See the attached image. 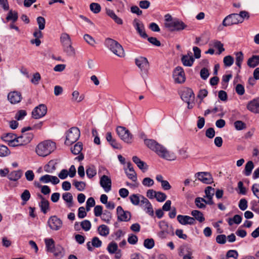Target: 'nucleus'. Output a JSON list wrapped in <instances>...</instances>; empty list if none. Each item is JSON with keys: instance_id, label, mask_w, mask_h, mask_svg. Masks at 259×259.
<instances>
[{"instance_id": "f257e3e1", "label": "nucleus", "mask_w": 259, "mask_h": 259, "mask_svg": "<svg viewBox=\"0 0 259 259\" xmlns=\"http://www.w3.org/2000/svg\"><path fill=\"white\" fill-rule=\"evenodd\" d=\"M145 144L164 159L167 160H174L176 159V156L174 153L168 151L165 147L154 140H145Z\"/></svg>"}, {"instance_id": "f03ea898", "label": "nucleus", "mask_w": 259, "mask_h": 259, "mask_svg": "<svg viewBox=\"0 0 259 259\" xmlns=\"http://www.w3.org/2000/svg\"><path fill=\"white\" fill-rule=\"evenodd\" d=\"M56 143L51 140H45L39 143L35 148V152L39 156L46 157L56 149Z\"/></svg>"}, {"instance_id": "7ed1b4c3", "label": "nucleus", "mask_w": 259, "mask_h": 259, "mask_svg": "<svg viewBox=\"0 0 259 259\" xmlns=\"http://www.w3.org/2000/svg\"><path fill=\"white\" fill-rule=\"evenodd\" d=\"M104 45L114 54L120 58L125 56V52L122 46L117 41L110 38H107L104 41Z\"/></svg>"}, {"instance_id": "20e7f679", "label": "nucleus", "mask_w": 259, "mask_h": 259, "mask_svg": "<svg viewBox=\"0 0 259 259\" xmlns=\"http://www.w3.org/2000/svg\"><path fill=\"white\" fill-rule=\"evenodd\" d=\"M187 26L182 20L174 18L170 23L167 24V28L170 31H179L187 28Z\"/></svg>"}, {"instance_id": "39448f33", "label": "nucleus", "mask_w": 259, "mask_h": 259, "mask_svg": "<svg viewBox=\"0 0 259 259\" xmlns=\"http://www.w3.org/2000/svg\"><path fill=\"white\" fill-rule=\"evenodd\" d=\"M28 131H21V134L16 139L17 145H24L29 143L32 139L33 135Z\"/></svg>"}, {"instance_id": "423d86ee", "label": "nucleus", "mask_w": 259, "mask_h": 259, "mask_svg": "<svg viewBox=\"0 0 259 259\" xmlns=\"http://www.w3.org/2000/svg\"><path fill=\"white\" fill-rule=\"evenodd\" d=\"M47 113V106L41 104L35 107L31 112L32 117L34 119H39L44 117Z\"/></svg>"}, {"instance_id": "0eeeda50", "label": "nucleus", "mask_w": 259, "mask_h": 259, "mask_svg": "<svg viewBox=\"0 0 259 259\" xmlns=\"http://www.w3.org/2000/svg\"><path fill=\"white\" fill-rule=\"evenodd\" d=\"M66 135L65 144L70 145L75 143L80 137V131H67Z\"/></svg>"}, {"instance_id": "6e6552de", "label": "nucleus", "mask_w": 259, "mask_h": 259, "mask_svg": "<svg viewBox=\"0 0 259 259\" xmlns=\"http://www.w3.org/2000/svg\"><path fill=\"white\" fill-rule=\"evenodd\" d=\"M48 224L51 229L58 231L62 228L63 223L62 220L56 215H53L49 219Z\"/></svg>"}, {"instance_id": "1a4fd4ad", "label": "nucleus", "mask_w": 259, "mask_h": 259, "mask_svg": "<svg viewBox=\"0 0 259 259\" xmlns=\"http://www.w3.org/2000/svg\"><path fill=\"white\" fill-rule=\"evenodd\" d=\"M172 76L175 81L178 83H183L186 79L184 69L181 66H178L174 69Z\"/></svg>"}, {"instance_id": "9d476101", "label": "nucleus", "mask_w": 259, "mask_h": 259, "mask_svg": "<svg viewBox=\"0 0 259 259\" xmlns=\"http://www.w3.org/2000/svg\"><path fill=\"white\" fill-rule=\"evenodd\" d=\"M181 98L186 103L193 102L194 100V94L192 89L184 88L181 91Z\"/></svg>"}, {"instance_id": "9b49d317", "label": "nucleus", "mask_w": 259, "mask_h": 259, "mask_svg": "<svg viewBox=\"0 0 259 259\" xmlns=\"http://www.w3.org/2000/svg\"><path fill=\"white\" fill-rule=\"evenodd\" d=\"M241 18L238 16V14H232L227 16L223 21V25L225 26H231L239 23Z\"/></svg>"}, {"instance_id": "f8f14e48", "label": "nucleus", "mask_w": 259, "mask_h": 259, "mask_svg": "<svg viewBox=\"0 0 259 259\" xmlns=\"http://www.w3.org/2000/svg\"><path fill=\"white\" fill-rule=\"evenodd\" d=\"M117 219L119 221L127 222L131 218V212L128 211H124L121 206H118L116 208Z\"/></svg>"}, {"instance_id": "ddd939ff", "label": "nucleus", "mask_w": 259, "mask_h": 259, "mask_svg": "<svg viewBox=\"0 0 259 259\" xmlns=\"http://www.w3.org/2000/svg\"><path fill=\"white\" fill-rule=\"evenodd\" d=\"M135 63L141 71L146 73L149 68V63L146 58L140 57L136 59Z\"/></svg>"}, {"instance_id": "4468645a", "label": "nucleus", "mask_w": 259, "mask_h": 259, "mask_svg": "<svg viewBox=\"0 0 259 259\" xmlns=\"http://www.w3.org/2000/svg\"><path fill=\"white\" fill-rule=\"evenodd\" d=\"M179 255L183 257V259H193V250L187 246H182L180 248Z\"/></svg>"}, {"instance_id": "2eb2a0df", "label": "nucleus", "mask_w": 259, "mask_h": 259, "mask_svg": "<svg viewBox=\"0 0 259 259\" xmlns=\"http://www.w3.org/2000/svg\"><path fill=\"white\" fill-rule=\"evenodd\" d=\"M133 25L142 37L144 38L148 37V35L145 31L144 24L141 21L137 19H135L133 21Z\"/></svg>"}, {"instance_id": "dca6fc26", "label": "nucleus", "mask_w": 259, "mask_h": 259, "mask_svg": "<svg viewBox=\"0 0 259 259\" xmlns=\"http://www.w3.org/2000/svg\"><path fill=\"white\" fill-rule=\"evenodd\" d=\"M120 139L127 143H131L133 139V135L130 131H116Z\"/></svg>"}, {"instance_id": "f3484780", "label": "nucleus", "mask_w": 259, "mask_h": 259, "mask_svg": "<svg viewBox=\"0 0 259 259\" xmlns=\"http://www.w3.org/2000/svg\"><path fill=\"white\" fill-rule=\"evenodd\" d=\"M177 220L180 224L183 225H192L195 223L194 218L188 215L179 214L177 216Z\"/></svg>"}, {"instance_id": "a211bd4d", "label": "nucleus", "mask_w": 259, "mask_h": 259, "mask_svg": "<svg viewBox=\"0 0 259 259\" xmlns=\"http://www.w3.org/2000/svg\"><path fill=\"white\" fill-rule=\"evenodd\" d=\"M22 98L21 94L17 91L11 92L8 95V100L13 104L19 103Z\"/></svg>"}, {"instance_id": "6ab92c4d", "label": "nucleus", "mask_w": 259, "mask_h": 259, "mask_svg": "<svg viewBox=\"0 0 259 259\" xmlns=\"http://www.w3.org/2000/svg\"><path fill=\"white\" fill-rule=\"evenodd\" d=\"M131 203L134 205L142 206L143 202L146 199L144 196L140 194H132L129 197Z\"/></svg>"}, {"instance_id": "aec40b11", "label": "nucleus", "mask_w": 259, "mask_h": 259, "mask_svg": "<svg viewBox=\"0 0 259 259\" xmlns=\"http://www.w3.org/2000/svg\"><path fill=\"white\" fill-rule=\"evenodd\" d=\"M100 183L106 192H108L111 190V181L108 176L103 175L100 179Z\"/></svg>"}, {"instance_id": "412c9836", "label": "nucleus", "mask_w": 259, "mask_h": 259, "mask_svg": "<svg viewBox=\"0 0 259 259\" xmlns=\"http://www.w3.org/2000/svg\"><path fill=\"white\" fill-rule=\"evenodd\" d=\"M198 179L205 184H209L212 182V178L211 175L206 172H199L196 174Z\"/></svg>"}, {"instance_id": "4be33fe9", "label": "nucleus", "mask_w": 259, "mask_h": 259, "mask_svg": "<svg viewBox=\"0 0 259 259\" xmlns=\"http://www.w3.org/2000/svg\"><path fill=\"white\" fill-rule=\"evenodd\" d=\"M127 168L125 169V172L127 177L133 182H136L137 179V174L130 162H127Z\"/></svg>"}, {"instance_id": "5701e85b", "label": "nucleus", "mask_w": 259, "mask_h": 259, "mask_svg": "<svg viewBox=\"0 0 259 259\" xmlns=\"http://www.w3.org/2000/svg\"><path fill=\"white\" fill-rule=\"evenodd\" d=\"M39 181L44 183L51 182L53 185H56L60 182L59 179L56 176L45 175L39 178Z\"/></svg>"}, {"instance_id": "b1692460", "label": "nucleus", "mask_w": 259, "mask_h": 259, "mask_svg": "<svg viewBox=\"0 0 259 259\" xmlns=\"http://www.w3.org/2000/svg\"><path fill=\"white\" fill-rule=\"evenodd\" d=\"M247 108L252 112L259 113V98L250 101Z\"/></svg>"}, {"instance_id": "393cba45", "label": "nucleus", "mask_w": 259, "mask_h": 259, "mask_svg": "<svg viewBox=\"0 0 259 259\" xmlns=\"http://www.w3.org/2000/svg\"><path fill=\"white\" fill-rule=\"evenodd\" d=\"M23 175V171L21 169L13 170L9 173L8 178L11 181H17Z\"/></svg>"}, {"instance_id": "a878e982", "label": "nucleus", "mask_w": 259, "mask_h": 259, "mask_svg": "<svg viewBox=\"0 0 259 259\" xmlns=\"http://www.w3.org/2000/svg\"><path fill=\"white\" fill-rule=\"evenodd\" d=\"M159 227L161 231L174 235L172 227L171 226H169L166 222L164 221H160L159 222Z\"/></svg>"}, {"instance_id": "bb28decb", "label": "nucleus", "mask_w": 259, "mask_h": 259, "mask_svg": "<svg viewBox=\"0 0 259 259\" xmlns=\"http://www.w3.org/2000/svg\"><path fill=\"white\" fill-rule=\"evenodd\" d=\"M142 206L144 207V210L151 217L154 216V211L152 205L148 199L146 198L145 201L143 202Z\"/></svg>"}, {"instance_id": "cd10ccee", "label": "nucleus", "mask_w": 259, "mask_h": 259, "mask_svg": "<svg viewBox=\"0 0 259 259\" xmlns=\"http://www.w3.org/2000/svg\"><path fill=\"white\" fill-rule=\"evenodd\" d=\"M190 54L192 55V53ZM181 61L183 64L185 66H192L194 59L192 55H183L182 57Z\"/></svg>"}, {"instance_id": "c85d7f7f", "label": "nucleus", "mask_w": 259, "mask_h": 259, "mask_svg": "<svg viewBox=\"0 0 259 259\" xmlns=\"http://www.w3.org/2000/svg\"><path fill=\"white\" fill-rule=\"evenodd\" d=\"M247 65L250 68H254L259 64V56L253 55L248 59Z\"/></svg>"}, {"instance_id": "c756f323", "label": "nucleus", "mask_w": 259, "mask_h": 259, "mask_svg": "<svg viewBox=\"0 0 259 259\" xmlns=\"http://www.w3.org/2000/svg\"><path fill=\"white\" fill-rule=\"evenodd\" d=\"M106 14L110 17L118 24H122L123 21L122 19L119 18L112 10L106 9Z\"/></svg>"}, {"instance_id": "7c9ffc66", "label": "nucleus", "mask_w": 259, "mask_h": 259, "mask_svg": "<svg viewBox=\"0 0 259 259\" xmlns=\"http://www.w3.org/2000/svg\"><path fill=\"white\" fill-rule=\"evenodd\" d=\"M63 51L66 55L70 57L74 56L75 55V51L72 46V44L63 46Z\"/></svg>"}, {"instance_id": "2f4dec72", "label": "nucleus", "mask_w": 259, "mask_h": 259, "mask_svg": "<svg viewBox=\"0 0 259 259\" xmlns=\"http://www.w3.org/2000/svg\"><path fill=\"white\" fill-rule=\"evenodd\" d=\"M62 198L67 203V206L68 207H71L73 206V197L70 193H64L62 195Z\"/></svg>"}, {"instance_id": "473e14b6", "label": "nucleus", "mask_w": 259, "mask_h": 259, "mask_svg": "<svg viewBox=\"0 0 259 259\" xmlns=\"http://www.w3.org/2000/svg\"><path fill=\"white\" fill-rule=\"evenodd\" d=\"M235 55L236 56L235 58V63L236 65L239 68V71H240V69L241 68V64L244 59L243 54L242 52H238L235 53Z\"/></svg>"}, {"instance_id": "72a5a7b5", "label": "nucleus", "mask_w": 259, "mask_h": 259, "mask_svg": "<svg viewBox=\"0 0 259 259\" xmlns=\"http://www.w3.org/2000/svg\"><path fill=\"white\" fill-rule=\"evenodd\" d=\"M191 214L194 217L195 220H196L200 223L203 222L205 220L203 213L199 210H192Z\"/></svg>"}, {"instance_id": "f704fd0d", "label": "nucleus", "mask_w": 259, "mask_h": 259, "mask_svg": "<svg viewBox=\"0 0 259 259\" xmlns=\"http://www.w3.org/2000/svg\"><path fill=\"white\" fill-rule=\"evenodd\" d=\"M60 41L62 46L72 44L70 36L66 33H63L60 36Z\"/></svg>"}, {"instance_id": "c9c22d12", "label": "nucleus", "mask_w": 259, "mask_h": 259, "mask_svg": "<svg viewBox=\"0 0 259 259\" xmlns=\"http://www.w3.org/2000/svg\"><path fill=\"white\" fill-rule=\"evenodd\" d=\"M254 168V164L252 161H248L245 164L244 174L246 176H249L251 175L252 170Z\"/></svg>"}, {"instance_id": "e433bc0d", "label": "nucleus", "mask_w": 259, "mask_h": 259, "mask_svg": "<svg viewBox=\"0 0 259 259\" xmlns=\"http://www.w3.org/2000/svg\"><path fill=\"white\" fill-rule=\"evenodd\" d=\"M82 150V144L81 142H77L73 147L71 148V151L74 155L79 154Z\"/></svg>"}, {"instance_id": "4c0bfd02", "label": "nucleus", "mask_w": 259, "mask_h": 259, "mask_svg": "<svg viewBox=\"0 0 259 259\" xmlns=\"http://www.w3.org/2000/svg\"><path fill=\"white\" fill-rule=\"evenodd\" d=\"M99 234L102 236H107L109 233V229L105 225H100L98 228Z\"/></svg>"}, {"instance_id": "58836bf2", "label": "nucleus", "mask_w": 259, "mask_h": 259, "mask_svg": "<svg viewBox=\"0 0 259 259\" xmlns=\"http://www.w3.org/2000/svg\"><path fill=\"white\" fill-rule=\"evenodd\" d=\"M18 18V13L15 11H13L11 10L7 15L6 20L7 21L12 20L13 22H15L17 20Z\"/></svg>"}, {"instance_id": "ea45409f", "label": "nucleus", "mask_w": 259, "mask_h": 259, "mask_svg": "<svg viewBox=\"0 0 259 259\" xmlns=\"http://www.w3.org/2000/svg\"><path fill=\"white\" fill-rule=\"evenodd\" d=\"M51 252L58 258H61L64 256V250L61 246L56 247Z\"/></svg>"}, {"instance_id": "a19ab883", "label": "nucleus", "mask_w": 259, "mask_h": 259, "mask_svg": "<svg viewBox=\"0 0 259 259\" xmlns=\"http://www.w3.org/2000/svg\"><path fill=\"white\" fill-rule=\"evenodd\" d=\"M39 206L40 208L41 211L44 214H46L49 209V202L46 199L45 200L41 201L39 203Z\"/></svg>"}, {"instance_id": "79ce46f5", "label": "nucleus", "mask_w": 259, "mask_h": 259, "mask_svg": "<svg viewBox=\"0 0 259 259\" xmlns=\"http://www.w3.org/2000/svg\"><path fill=\"white\" fill-rule=\"evenodd\" d=\"M242 218L241 215L238 214L235 215L233 218H229L228 221V224L232 226L233 223L239 224L242 221Z\"/></svg>"}, {"instance_id": "37998d69", "label": "nucleus", "mask_w": 259, "mask_h": 259, "mask_svg": "<svg viewBox=\"0 0 259 259\" xmlns=\"http://www.w3.org/2000/svg\"><path fill=\"white\" fill-rule=\"evenodd\" d=\"M45 241L48 251L51 252L56 247H55V242L53 239H45Z\"/></svg>"}, {"instance_id": "c03bdc74", "label": "nucleus", "mask_w": 259, "mask_h": 259, "mask_svg": "<svg viewBox=\"0 0 259 259\" xmlns=\"http://www.w3.org/2000/svg\"><path fill=\"white\" fill-rule=\"evenodd\" d=\"M91 11L94 14H98L101 10V6L98 3H92L90 5Z\"/></svg>"}, {"instance_id": "a18cd8bd", "label": "nucleus", "mask_w": 259, "mask_h": 259, "mask_svg": "<svg viewBox=\"0 0 259 259\" xmlns=\"http://www.w3.org/2000/svg\"><path fill=\"white\" fill-rule=\"evenodd\" d=\"M73 184L79 191H83L86 186L85 183L82 181L78 182L76 180H74Z\"/></svg>"}, {"instance_id": "49530a36", "label": "nucleus", "mask_w": 259, "mask_h": 259, "mask_svg": "<svg viewBox=\"0 0 259 259\" xmlns=\"http://www.w3.org/2000/svg\"><path fill=\"white\" fill-rule=\"evenodd\" d=\"M213 46L217 49L218 50V54H221L223 52L225 51L224 48L223 44L219 40H214L213 41Z\"/></svg>"}, {"instance_id": "de8ad7c7", "label": "nucleus", "mask_w": 259, "mask_h": 259, "mask_svg": "<svg viewBox=\"0 0 259 259\" xmlns=\"http://www.w3.org/2000/svg\"><path fill=\"white\" fill-rule=\"evenodd\" d=\"M154 245V240L152 238L146 239L144 241V246L147 249H152Z\"/></svg>"}, {"instance_id": "09e8293b", "label": "nucleus", "mask_w": 259, "mask_h": 259, "mask_svg": "<svg viewBox=\"0 0 259 259\" xmlns=\"http://www.w3.org/2000/svg\"><path fill=\"white\" fill-rule=\"evenodd\" d=\"M234 60L233 57L230 55L227 56L224 58L223 62L226 67H230L233 65Z\"/></svg>"}, {"instance_id": "8fccbe9b", "label": "nucleus", "mask_w": 259, "mask_h": 259, "mask_svg": "<svg viewBox=\"0 0 259 259\" xmlns=\"http://www.w3.org/2000/svg\"><path fill=\"white\" fill-rule=\"evenodd\" d=\"M86 174L87 177L91 179L94 177L97 174L96 169L94 166H90L86 169Z\"/></svg>"}, {"instance_id": "3c124183", "label": "nucleus", "mask_w": 259, "mask_h": 259, "mask_svg": "<svg viewBox=\"0 0 259 259\" xmlns=\"http://www.w3.org/2000/svg\"><path fill=\"white\" fill-rule=\"evenodd\" d=\"M118 249L117 243L114 242L110 243L107 247V250L110 253H114Z\"/></svg>"}, {"instance_id": "603ef678", "label": "nucleus", "mask_w": 259, "mask_h": 259, "mask_svg": "<svg viewBox=\"0 0 259 259\" xmlns=\"http://www.w3.org/2000/svg\"><path fill=\"white\" fill-rule=\"evenodd\" d=\"M84 40L90 46H94L96 44V41L94 38L88 34H85L83 36Z\"/></svg>"}, {"instance_id": "864d4df0", "label": "nucleus", "mask_w": 259, "mask_h": 259, "mask_svg": "<svg viewBox=\"0 0 259 259\" xmlns=\"http://www.w3.org/2000/svg\"><path fill=\"white\" fill-rule=\"evenodd\" d=\"M10 153V151L6 146L0 145V156H7L9 155Z\"/></svg>"}, {"instance_id": "5fc2aeb1", "label": "nucleus", "mask_w": 259, "mask_h": 259, "mask_svg": "<svg viewBox=\"0 0 259 259\" xmlns=\"http://www.w3.org/2000/svg\"><path fill=\"white\" fill-rule=\"evenodd\" d=\"M214 189L210 186H208L205 190V196L207 198H212L214 194Z\"/></svg>"}, {"instance_id": "6e6d98bb", "label": "nucleus", "mask_w": 259, "mask_h": 259, "mask_svg": "<svg viewBox=\"0 0 259 259\" xmlns=\"http://www.w3.org/2000/svg\"><path fill=\"white\" fill-rule=\"evenodd\" d=\"M37 23L38 25V28L40 30H43L45 27L46 24V20L45 19L39 16L37 18Z\"/></svg>"}, {"instance_id": "4d7b16f0", "label": "nucleus", "mask_w": 259, "mask_h": 259, "mask_svg": "<svg viewBox=\"0 0 259 259\" xmlns=\"http://www.w3.org/2000/svg\"><path fill=\"white\" fill-rule=\"evenodd\" d=\"M27 115V112L25 110H20L15 114V118L18 120L23 119Z\"/></svg>"}, {"instance_id": "13d9d810", "label": "nucleus", "mask_w": 259, "mask_h": 259, "mask_svg": "<svg viewBox=\"0 0 259 259\" xmlns=\"http://www.w3.org/2000/svg\"><path fill=\"white\" fill-rule=\"evenodd\" d=\"M102 215L101 217V219L103 221L105 222L108 223L110 219H111V213L108 210H105L103 213H102Z\"/></svg>"}, {"instance_id": "bf43d9fd", "label": "nucleus", "mask_w": 259, "mask_h": 259, "mask_svg": "<svg viewBox=\"0 0 259 259\" xmlns=\"http://www.w3.org/2000/svg\"><path fill=\"white\" fill-rule=\"evenodd\" d=\"M205 200L202 198L197 197L195 199V203L197 207L199 208H203L205 207V204L203 203Z\"/></svg>"}, {"instance_id": "052dcab7", "label": "nucleus", "mask_w": 259, "mask_h": 259, "mask_svg": "<svg viewBox=\"0 0 259 259\" xmlns=\"http://www.w3.org/2000/svg\"><path fill=\"white\" fill-rule=\"evenodd\" d=\"M227 237L224 234L219 235L216 237V242L218 244H224L226 243Z\"/></svg>"}, {"instance_id": "680f3d73", "label": "nucleus", "mask_w": 259, "mask_h": 259, "mask_svg": "<svg viewBox=\"0 0 259 259\" xmlns=\"http://www.w3.org/2000/svg\"><path fill=\"white\" fill-rule=\"evenodd\" d=\"M125 233L123 232L121 230H118L117 231L115 232L114 234L112 235V237L115 240H119L121 237L124 236Z\"/></svg>"}, {"instance_id": "e2e57ef3", "label": "nucleus", "mask_w": 259, "mask_h": 259, "mask_svg": "<svg viewBox=\"0 0 259 259\" xmlns=\"http://www.w3.org/2000/svg\"><path fill=\"white\" fill-rule=\"evenodd\" d=\"M80 226L82 229L85 231H88L90 230L91 228V223L88 220H84L80 223Z\"/></svg>"}, {"instance_id": "0e129e2a", "label": "nucleus", "mask_w": 259, "mask_h": 259, "mask_svg": "<svg viewBox=\"0 0 259 259\" xmlns=\"http://www.w3.org/2000/svg\"><path fill=\"white\" fill-rule=\"evenodd\" d=\"M155 198L158 202H163L166 199V195L164 193L156 192Z\"/></svg>"}, {"instance_id": "69168bd1", "label": "nucleus", "mask_w": 259, "mask_h": 259, "mask_svg": "<svg viewBox=\"0 0 259 259\" xmlns=\"http://www.w3.org/2000/svg\"><path fill=\"white\" fill-rule=\"evenodd\" d=\"M154 181L150 178H145L142 181V184L146 187H150L154 185Z\"/></svg>"}, {"instance_id": "338daca9", "label": "nucleus", "mask_w": 259, "mask_h": 259, "mask_svg": "<svg viewBox=\"0 0 259 259\" xmlns=\"http://www.w3.org/2000/svg\"><path fill=\"white\" fill-rule=\"evenodd\" d=\"M139 7L143 9H147L150 6V2L148 0H143L139 2Z\"/></svg>"}, {"instance_id": "774afa93", "label": "nucleus", "mask_w": 259, "mask_h": 259, "mask_svg": "<svg viewBox=\"0 0 259 259\" xmlns=\"http://www.w3.org/2000/svg\"><path fill=\"white\" fill-rule=\"evenodd\" d=\"M102 241L97 237H94L92 240V245L95 247H100L102 245Z\"/></svg>"}]
</instances>
